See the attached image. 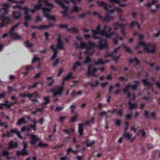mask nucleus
<instances>
[{"mask_svg": "<svg viewBox=\"0 0 160 160\" xmlns=\"http://www.w3.org/2000/svg\"><path fill=\"white\" fill-rule=\"evenodd\" d=\"M84 143L86 144L87 147H90L94 144L95 141L93 140L92 141V142L90 143H88L87 141H85Z\"/></svg>", "mask_w": 160, "mask_h": 160, "instance_id": "5fc2aeb1", "label": "nucleus"}, {"mask_svg": "<svg viewBox=\"0 0 160 160\" xmlns=\"http://www.w3.org/2000/svg\"><path fill=\"white\" fill-rule=\"evenodd\" d=\"M50 97L49 96L44 97L43 98V99L45 101V102H44L45 104H49L50 102V100L49 99Z\"/></svg>", "mask_w": 160, "mask_h": 160, "instance_id": "79ce46f5", "label": "nucleus"}, {"mask_svg": "<svg viewBox=\"0 0 160 160\" xmlns=\"http://www.w3.org/2000/svg\"><path fill=\"white\" fill-rule=\"evenodd\" d=\"M120 56H121V55H120V54L118 56H114V55H113V56L112 58V59L114 60V61L115 62H118V60Z\"/></svg>", "mask_w": 160, "mask_h": 160, "instance_id": "8fccbe9b", "label": "nucleus"}, {"mask_svg": "<svg viewBox=\"0 0 160 160\" xmlns=\"http://www.w3.org/2000/svg\"><path fill=\"white\" fill-rule=\"evenodd\" d=\"M121 46H120L115 49L114 50L113 52H112V53H113V55H114L115 54H116L117 52V51L121 49Z\"/></svg>", "mask_w": 160, "mask_h": 160, "instance_id": "e2e57ef3", "label": "nucleus"}, {"mask_svg": "<svg viewBox=\"0 0 160 160\" xmlns=\"http://www.w3.org/2000/svg\"><path fill=\"white\" fill-rule=\"evenodd\" d=\"M67 32H71L76 34L79 33V30L78 29L76 28L75 27H73L71 28H68Z\"/></svg>", "mask_w": 160, "mask_h": 160, "instance_id": "c85d7f7f", "label": "nucleus"}, {"mask_svg": "<svg viewBox=\"0 0 160 160\" xmlns=\"http://www.w3.org/2000/svg\"><path fill=\"white\" fill-rule=\"evenodd\" d=\"M18 142H16L14 143L13 141H11L10 142L9 144V147L8 149H10L12 148H15L18 147Z\"/></svg>", "mask_w": 160, "mask_h": 160, "instance_id": "a211bd4d", "label": "nucleus"}, {"mask_svg": "<svg viewBox=\"0 0 160 160\" xmlns=\"http://www.w3.org/2000/svg\"><path fill=\"white\" fill-rule=\"evenodd\" d=\"M101 26L100 24L98 25L96 28V31L94 29H92V37L95 39H98L101 41H102V38L100 36H97V34H101L102 36L107 38H110L111 36L114 34V32H112L109 34H108L106 31L107 29L108 28V26L105 25L102 31L101 30Z\"/></svg>", "mask_w": 160, "mask_h": 160, "instance_id": "f257e3e1", "label": "nucleus"}, {"mask_svg": "<svg viewBox=\"0 0 160 160\" xmlns=\"http://www.w3.org/2000/svg\"><path fill=\"white\" fill-rule=\"evenodd\" d=\"M72 73L71 72H69L67 75H66L65 77H64L63 80V81L68 80L71 78L73 79L74 78V77H72Z\"/></svg>", "mask_w": 160, "mask_h": 160, "instance_id": "c756f323", "label": "nucleus"}, {"mask_svg": "<svg viewBox=\"0 0 160 160\" xmlns=\"http://www.w3.org/2000/svg\"><path fill=\"white\" fill-rule=\"evenodd\" d=\"M132 136V135L128 133H124V136L128 139H130Z\"/></svg>", "mask_w": 160, "mask_h": 160, "instance_id": "774afa93", "label": "nucleus"}, {"mask_svg": "<svg viewBox=\"0 0 160 160\" xmlns=\"http://www.w3.org/2000/svg\"><path fill=\"white\" fill-rule=\"evenodd\" d=\"M81 48H85L87 50L86 43L83 42H81L80 44Z\"/></svg>", "mask_w": 160, "mask_h": 160, "instance_id": "052dcab7", "label": "nucleus"}, {"mask_svg": "<svg viewBox=\"0 0 160 160\" xmlns=\"http://www.w3.org/2000/svg\"><path fill=\"white\" fill-rule=\"evenodd\" d=\"M16 28L14 26L12 27L11 30L10 32L11 37L12 38L16 39H21L20 37L16 33L14 32V30Z\"/></svg>", "mask_w": 160, "mask_h": 160, "instance_id": "f8f14e48", "label": "nucleus"}, {"mask_svg": "<svg viewBox=\"0 0 160 160\" xmlns=\"http://www.w3.org/2000/svg\"><path fill=\"white\" fill-rule=\"evenodd\" d=\"M54 2L59 4L62 8H66V6L63 3L62 0H55Z\"/></svg>", "mask_w": 160, "mask_h": 160, "instance_id": "c9c22d12", "label": "nucleus"}, {"mask_svg": "<svg viewBox=\"0 0 160 160\" xmlns=\"http://www.w3.org/2000/svg\"><path fill=\"white\" fill-rule=\"evenodd\" d=\"M27 10L28 12L27 14H25L24 19L27 21H28L32 20L31 17L28 14L29 12H31L34 13L35 12L36 10L34 8L33 9H29L28 8V10Z\"/></svg>", "mask_w": 160, "mask_h": 160, "instance_id": "ddd939ff", "label": "nucleus"}, {"mask_svg": "<svg viewBox=\"0 0 160 160\" xmlns=\"http://www.w3.org/2000/svg\"><path fill=\"white\" fill-rule=\"evenodd\" d=\"M141 46H142L145 51L148 52L152 53H155V44H152L150 43L146 44L143 42L140 41L135 47V49L137 50Z\"/></svg>", "mask_w": 160, "mask_h": 160, "instance_id": "7ed1b4c3", "label": "nucleus"}, {"mask_svg": "<svg viewBox=\"0 0 160 160\" xmlns=\"http://www.w3.org/2000/svg\"><path fill=\"white\" fill-rule=\"evenodd\" d=\"M38 85V82H35L34 84H33L32 86H29L28 87V89H30L32 88H35L37 87V85Z\"/></svg>", "mask_w": 160, "mask_h": 160, "instance_id": "864d4df0", "label": "nucleus"}, {"mask_svg": "<svg viewBox=\"0 0 160 160\" xmlns=\"http://www.w3.org/2000/svg\"><path fill=\"white\" fill-rule=\"evenodd\" d=\"M78 132L80 136L83 135L84 123H80L78 124Z\"/></svg>", "mask_w": 160, "mask_h": 160, "instance_id": "aec40b11", "label": "nucleus"}, {"mask_svg": "<svg viewBox=\"0 0 160 160\" xmlns=\"http://www.w3.org/2000/svg\"><path fill=\"white\" fill-rule=\"evenodd\" d=\"M65 144H62L60 145H57L56 146L52 147L51 148L52 149H59L60 148H62V147H63V146L65 145Z\"/></svg>", "mask_w": 160, "mask_h": 160, "instance_id": "de8ad7c7", "label": "nucleus"}, {"mask_svg": "<svg viewBox=\"0 0 160 160\" xmlns=\"http://www.w3.org/2000/svg\"><path fill=\"white\" fill-rule=\"evenodd\" d=\"M139 132L141 133L142 136L143 138H145L146 136V133L144 131L143 129L140 130H139Z\"/></svg>", "mask_w": 160, "mask_h": 160, "instance_id": "603ef678", "label": "nucleus"}, {"mask_svg": "<svg viewBox=\"0 0 160 160\" xmlns=\"http://www.w3.org/2000/svg\"><path fill=\"white\" fill-rule=\"evenodd\" d=\"M81 64L80 62L79 61L76 62L74 64L72 68V70L73 71L75 72L76 70V69L78 67H81Z\"/></svg>", "mask_w": 160, "mask_h": 160, "instance_id": "cd10ccee", "label": "nucleus"}, {"mask_svg": "<svg viewBox=\"0 0 160 160\" xmlns=\"http://www.w3.org/2000/svg\"><path fill=\"white\" fill-rule=\"evenodd\" d=\"M58 26L61 29H62L63 28H66L68 30V25L67 24L62 25L59 24L58 25Z\"/></svg>", "mask_w": 160, "mask_h": 160, "instance_id": "3c124183", "label": "nucleus"}, {"mask_svg": "<svg viewBox=\"0 0 160 160\" xmlns=\"http://www.w3.org/2000/svg\"><path fill=\"white\" fill-rule=\"evenodd\" d=\"M87 50L84 52L85 54L87 55H91L94 53V51L93 50L91 52L89 51V50L92 49L94 48H98L100 49H102L104 48H107L108 47L107 42H106L103 43L102 41L100 40L98 42V44L96 42H93L90 40L88 41V43H86Z\"/></svg>", "mask_w": 160, "mask_h": 160, "instance_id": "f03ea898", "label": "nucleus"}, {"mask_svg": "<svg viewBox=\"0 0 160 160\" xmlns=\"http://www.w3.org/2000/svg\"><path fill=\"white\" fill-rule=\"evenodd\" d=\"M129 61L130 64H132L134 62H135L137 65H138L140 63V61L136 57L129 59Z\"/></svg>", "mask_w": 160, "mask_h": 160, "instance_id": "a878e982", "label": "nucleus"}, {"mask_svg": "<svg viewBox=\"0 0 160 160\" xmlns=\"http://www.w3.org/2000/svg\"><path fill=\"white\" fill-rule=\"evenodd\" d=\"M35 109V111H32L31 112V114L33 115H36L38 112H40V109L39 108H37Z\"/></svg>", "mask_w": 160, "mask_h": 160, "instance_id": "4d7b16f0", "label": "nucleus"}, {"mask_svg": "<svg viewBox=\"0 0 160 160\" xmlns=\"http://www.w3.org/2000/svg\"><path fill=\"white\" fill-rule=\"evenodd\" d=\"M13 18L15 19H18L21 18L22 13L18 11H13Z\"/></svg>", "mask_w": 160, "mask_h": 160, "instance_id": "6ab92c4d", "label": "nucleus"}, {"mask_svg": "<svg viewBox=\"0 0 160 160\" xmlns=\"http://www.w3.org/2000/svg\"><path fill=\"white\" fill-rule=\"evenodd\" d=\"M141 81L143 83L144 85L145 86H147L150 88H152V86L151 82H148L146 79H142Z\"/></svg>", "mask_w": 160, "mask_h": 160, "instance_id": "b1692460", "label": "nucleus"}, {"mask_svg": "<svg viewBox=\"0 0 160 160\" xmlns=\"http://www.w3.org/2000/svg\"><path fill=\"white\" fill-rule=\"evenodd\" d=\"M29 152L26 149H22L21 151L17 150L16 152V155L19 156L20 155L23 156L28 155Z\"/></svg>", "mask_w": 160, "mask_h": 160, "instance_id": "2eb2a0df", "label": "nucleus"}, {"mask_svg": "<svg viewBox=\"0 0 160 160\" xmlns=\"http://www.w3.org/2000/svg\"><path fill=\"white\" fill-rule=\"evenodd\" d=\"M113 27L114 30L116 31L118 29V27H120L121 29V32L123 36H126V32H125V29L126 27L125 25L121 23L120 24L118 22H116L114 24Z\"/></svg>", "mask_w": 160, "mask_h": 160, "instance_id": "6e6552de", "label": "nucleus"}, {"mask_svg": "<svg viewBox=\"0 0 160 160\" xmlns=\"http://www.w3.org/2000/svg\"><path fill=\"white\" fill-rule=\"evenodd\" d=\"M109 1L111 2H114L119 4V5L121 7H125L127 6L126 4H121L120 3V1L119 0H109Z\"/></svg>", "mask_w": 160, "mask_h": 160, "instance_id": "f704fd0d", "label": "nucleus"}, {"mask_svg": "<svg viewBox=\"0 0 160 160\" xmlns=\"http://www.w3.org/2000/svg\"><path fill=\"white\" fill-rule=\"evenodd\" d=\"M97 3L98 5L100 7L104 6V8L105 10L110 12L113 13L115 11H117L119 12H122V10L121 8L117 7H115L113 9H109V8L112 7L111 5L106 3L104 2H100L98 1L97 2Z\"/></svg>", "mask_w": 160, "mask_h": 160, "instance_id": "39448f33", "label": "nucleus"}, {"mask_svg": "<svg viewBox=\"0 0 160 160\" xmlns=\"http://www.w3.org/2000/svg\"><path fill=\"white\" fill-rule=\"evenodd\" d=\"M59 58H58L56 59V61L54 62L52 65V66L53 67H55L56 66H57L58 64L59 63Z\"/></svg>", "mask_w": 160, "mask_h": 160, "instance_id": "338daca9", "label": "nucleus"}, {"mask_svg": "<svg viewBox=\"0 0 160 160\" xmlns=\"http://www.w3.org/2000/svg\"><path fill=\"white\" fill-rule=\"evenodd\" d=\"M138 22L137 21H132L130 25V28L133 27L134 26H136L138 24Z\"/></svg>", "mask_w": 160, "mask_h": 160, "instance_id": "13d9d810", "label": "nucleus"}, {"mask_svg": "<svg viewBox=\"0 0 160 160\" xmlns=\"http://www.w3.org/2000/svg\"><path fill=\"white\" fill-rule=\"evenodd\" d=\"M8 104L5 103H0V109L3 110V106H5L7 107Z\"/></svg>", "mask_w": 160, "mask_h": 160, "instance_id": "680f3d73", "label": "nucleus"}, {"mask_svg": "<svg viewBox=\"0 0 160 160\" xmlns=\"http://www.w3.org/2000/svg\"><path fill=\"white\" fill-rule=\"evenodd\" d=\"M106 54L104 56V57L107 58L109 57H111L112 58L113 56V53H109L107 52H106Z\"/></svg>", "mask_w": 160, "mask_h": 160, "instance_id": "69168bd1", "label": "nucleus"}, {"mask_svg": "<svg viewBox=\"0 0 160 160\" xmlns=\"http://www.w3.org/2000/svg\"><path fill=\"white\" fill-rule=\"evenodd\" d=\"M132 117V113H131L130 114H127L126 115L125 117L126 119H128V120H130L131 119Z\"/></svg>", "mask_w": 160, "mask_h": 160, "instance_id": "bf43d9fd", "label": "nucleus"}, {"mask_svg": "<svg viewBox=\"0 0 160 160\" xmlns=\"http://www.w3.org/2000/svg\"><path fill=\"white\" fill-rule=\"evenodd\" d=\"M9 152L8 150H4L2 151V155L3 156L8 158L9 157Z\"/></svg>", "mask_w": 160, "mask_h": 160, "instance_id": "a18cd8bd", "label": "nucleus"}, {"mask_svg": "<svg viewBox=\"0 0 160 160\" xmlns=\"http://www.w3.org/2000/svg\"><path fill=\"white\" fill-rule=\"evenodd\" d=\"M50 48L53 51V54L52 57V60H55L56 59V58L58 53V50L56 49H55L54 46L52 44L51 45Z\"/></svg>", "mask_w": 160, "mask_h": 160, "instance_id": "4468645a", "label": "nucleus"}, {"mask_svg": "<svg viewBox=\"0 0 160 160\" xmlns=\"http://www.w3.org/2000/svg\"><path fill=\"white\" fill-rule=\"evenodd\" d=\"M128 104L129 105V110H131L133 108H136L137 106V104L136 103H132L131 100H129L128 102Z\"/></svg>", "mask_w": 160, "mask_h": 160, "instance_id": "bb28decb", "label": "nucleus"}, {"mask_svg": "<svg viewBox=\"0 0 160 160\" xmlns=\"http://www.w3.org/2000/svg\"><path fill=\"white\" fill-rule=\"evenodd\" d=\"M44 7H41V5L40 4H38L37 5H35L34 6V8L35 9L36 11L37 10H39L42 9L43 12V8Z\"/></svg>", "mask_w": 160, "mask_h": 160, "instance_id": "49530a36", "label": "nucleus"}, {"mask_svg": "<svg viewBox=\"0 0 160 160\" xmlns=\"http://www.w3.org/2000/svg\"><path fill=\"white\" fill-rule=\"evenodd\" d=\"M5 14L4 13H3L1 15H0V19L2 20V22H5L8 20L9 19V17H6L5 16Z\"/></svg>", "mask_w": 160, "mask_h": 160, "instance_id": "72a5a7b5", "label": "nucleus"}, {"mask_svg": "<svg viewBox=\"0 0 160 160\" xmlns=\"http://www.w3.org/2000/svg\"><path fill=\"white\" fill-rule=\"evenodd\" d=\"M111 13H112L109 12L107 13L105 15V17L104 18H103L100 14H98V18L101 20L107 22H109L111 20H112L114 19V17L111 16Z\"/></svg>", "mask_w": 160, "mask_h": 160, "instance_id": "9b49d317", "label": "nucleus"}, {"mask_svg": "<svg viewBox=\"0 0 160 160\" xmlns=\"http://www.w3.org/2000/svg\"><path fill=\"white\" fill-rule=\"evenodd\" d=\"M18 8L20 10H24L25 11L24 12V14L25 15V14H27L28 11V8L27 7H22L21 5H19V6L18 7Z\"/></svg>", "mask_w": 160, "mask_h": 160, "instance_id": "4c0bfd02", "label": "nucleus"}, {"mask_svg": "<svg viewBox=\"0 0 160 160\" xmlns=\"http://www.w3.org/2000/svg\"><path fill=\"white\" fill-rule=\"evenodd\" d=\"M122 47L125 50L126 52L132 53V51L127 46L123 45L122 46Z\"/></svg>", "mask_w": 160, "mask_h": 160, "instance_id": "a19ab883", "label": "nucleus"}, {"mask_svg": "<svg viewBox=\"0 0 160 160\" xmlns=\"http://www.w3.org/2000/svg\"><path fill=\"white\" fill-rule=\"evenodd\" d=\"M25 46L27 48H31L33 47V44L31 43L28 40L26 41L25 43Z\"/></svg>", "mask_w": 160, "mask_h": 160, "instance_id": "58836bf2", "label": "nucleus"}, {"mask_svg": "<svg viewBox=\"0 0 160 160\" xmlns=\"http://www.w3.org/2000/svg\"><path fill=\"white\" fill-rule=\"evenodd\" d=\"M52 8H53L51 7L47 8L46 7H44L43 8V13L46 18L50 19L53 21L54 22H56V20L55 17L53 16H50L49 15L50 11Z\"/></svg>", "mask_w": 160, "mask_h": 160, "instance_id": "0eeeda50", "label": "nucleus"}, {"mask_svg": "<svg viewBox=\"0 0 160 160\" xmlns=\"http://www.w3.org/2000/svg\"><path fill=\"white\" fill-rule=\"evenodd\" d=\"M133 82L135 83V84L132 85H131V88L133 91H135L138 88L140 84V82L138 81H134Z\"/></svg>", "mask_w": 160, "mask_h": 160, "instance_id": "5701e85b", "label": "nucleus"}, {"mask_svg": "<svg viewBox=\"0 0 160 160\" xmlns=\"http://www.w3.org/2000/svg\"><path fill=\"white\" fill-rule=\"evenodd\" d=\"M57 37H58L57 39V42H58L59 41L60 42H62V36L60 34H58L57 35Z\"/></svg>", "mask_w": 160, "mask_h": 160, "instance_id": "0e129e2a", "label": "nucleus"}, {"mask_svg": "<svg viewBox=\"0 0 160 160\" xmlns=\"http://www.w3.org/2000/svg\"><path fill=\"white\" fill-rule=\"evenodd\" d=\"M81 9H79L78 7L76 5H74L73 9L71 10L72 13L73 12H78L80 11Z\"/></svg>", "mask_w": 160, "mask_h": 160, "instance_id": "ea45409f", "label": "nucleus"}, {"mask_svg": "<svg viewBox=\"0 0 160 160\" xmlns=\"http://www.w3.org/2000/svg\"><path fill=\"white\" fill-rule=\"evenodd\" d=\"M47 104H45L44 102H42L41 103V105L42 107L40 108H39L40 109V112H42L43 111V109L47 107Z\"/></svg>", "mask_w": 160, "mask_h": 160, "instance_id": "6e6d98bb", "label": "nucleus"}, {"mask_svg": "<svg viewBox=\"0 0 160 160\" xmlns=\"http://www.w3.org/2000/svg\"><path fill=\"white\" fill-rule=\"evenodd\" d=\"M98 61H95L94 63L95 65H104L106 63H107L109 62L108 60H106L105 61H103L102 58H98Z\"/></svg>", "mask_w": 160, "mask_h": 160, "instance_id": "dca6fc26", "label": "nucleus"}, {"mask_svg": "<svg viewBox=\"0 0 160 160\" xmlns=\"http://www.w3.org/2000/svg\"><path fill=\"white\" fill-rule=\"evenodd\" d=\"M43 2H44L47 6H50V7L53 8L54 6L52 4L49 2L47 0H42Z\"/></svg>", "mask_w": 160, "mask_h": 160, "instance_id": "c03bdc74", "label": "nucleus"}, {"mask_svg": "<svg viewBox=\"0 0 160 160\" xmlns=\"http://www.w3.org/2000/svg\"><path fill=\"white\" fill-rule=\"evenodd\" d=\"M66 9L65 8H62L64 9V10L61 11V13L64 15V17H67L68 16L67 11L69 9V7L66 6Z\"/></svg>", "mask_w": 160, "mask_h": 160, "instance_id": "e433bc0d", "label": "nucleus"}, {"mask_svg": "<svg viewBox=\"0 0 160 160\" xmlns=\"http://www.w3.org/2000/svg\"><path fill=\"white\" fill-rule=\"evenodd\" d=\"M5 102L8 104L7 108H10L12 106L15 104H18V102L17 101H15L14 102H9L7 100L5 101Z\"/></svg>", "mask_w": 160, "mask_h": 160, "instance_id": "2f4dec72", "label": "nucleus"}, {"mask_svg": "<svg viewBox=\"0 0 160 160\" xmlns=\"http://www.w3.org/2000/svg\"><path fill=\"white\" fill-rule=\"evenodd\" d=\"M91 64L89 65L88 67V72L87 75L88 76H92L93 77H97L95 73L96 72L98 69L97 68H92Z\"/></svg>", "mask_w": 160, "mask_h": 160, "instance_id": "9d476101", "label": "nucleus"}, {"mask_svg": "<svg viewBox=\"0 0 160 160\" xmlns=\"http://www.w3.org/2000/svg\"><path fill=\"white\" fill-rule=\"evenodd\" d=\"M6 133L7 136L8 138L10 137L11 134L15 133L20 139H23V138L21 136L20 132L16 128L11 129L10 132L7 131Z\"/></svg>", "mask_w": 160, "mask_h": 160, "instance_id": "1a4fd4ad", "label": "nucleus"}, {"mask_svg": "<svg viewBox=\"0 0 160 160\" xmlns=\"http://www.w3.org/2000/svg\"><path fill=\"white\" fill-rule=\"evenodd\" d=\"M88 55V56L86 58V60L85 61V64H88L90 63L91 61V59L89 57L90 55Z\"/></svg>", "mask_w": 160, "mask_h": 160, "instance_id": "09e8293b", "label": "nucleus"}, {"mask_svg": "<svg viewBox=\"0 0 160 160\" xmlns=\"http://www.w3.org/2000/svg\"><path fill=\"white\" fill-rule=\"evenodd\" d=\"M54 26L53 24L50 23L48 25H41L38 26V29L42 30L44 29H47L50 27H53Z\"/></svg>", "mask_w": 160, "mask_h": 160, "instance_id": "412c9836", "label": "nucleus"}, {"mask_svg": "<svg viewBox=\"0 0 160 160\" xmlns=\"http://www.w3.org/2000/svg\"><path fill=\"white\" fill-rule=\"evenodd\" d=\"M64 84V82H63L62 83V86H58L55 89H51L50 90V92H53V97H55L58 95H61L62 94L64 91L63 86Z\"/></svg>", "mask_w": 160, "mask_h": 160, "instance_id": "423d86ee", "label": "nucleus"}, {"mask_svg": "<svg viewBox=\"0 0 160 160\" xmlns=\"http://www.w3.org/2000/svg\"><path fill=\"white\" fill-rule=\"evenodd\" d=\"M28 122L25 121V118H20L18 120L16 124L18 126H20L22 124H26Z\"/></svg>", "mask_w": 160, "mask_h": 160, "instance_id": "393cba45", "label": "nucleus"}, {"mask_svg": "<svg viewBox=\"0 0 160 160\" xmlns=\"http://www.w3.org/2000/svg\"><path fill=\"white\" fill-rule=\"evenodd\" d=\"M52 77L50 76L47 77L46 78V79L47 80L51 79V80L50 82L48 81L47 83V85L48 87L51 86L54 83V80L53 79H52Z\"/></svg>", "mask_w": 160, "mask_h": 160, "instance_id": "7c9ffc66", "label": "nucleus"}, {"mask_svg": "<svg viewBox=\"0 0 160 160\" xmlns=\"http://www.w3.org/2000/svg\"><path fill=\"white\" fill-rule=\"evenodd\" d=\"M19 97H22L25 98L26 97H27L29 98H31V95L30 94H26L23 93H20L19 95Z\"/></svg>", "mask_w": 160, "mask_h": 160, "instance_id": "37998d69", "label": "nucleus"}, {"mask_svg": "<svg viewBox=\"0 0 160 160\" xmlns=\"http://www.w3.org/2000/svg\"><path fill=\"white\" fill-rule=\"evenodd\" d=\"M57 42L58 43L56 46L57 48H55V49H56L58 50L59 49H62L64 50L65 49L64 48V44L62 41L60 42L59 41V42Z\"/></svg>", "mask_w": 160, "mask_h": 160, "instance_id": "4be33fe9", "label": "nucleus"}, {"mask_svg": "<svg viewBox=\"0 0 160 160\" xmlns=\"http://www.w3.org/2000/svg\"><path fill=\"white\" fill-rule=\"evenodd\" d=\"M1 6L2 7V8H1L2 10H3L6 13H8L9 8L10 7V5L8 3H4L2 4Z\"/></svg>", "mask_w": 160, "mask_h": 160, "instance_id": "f3484780", "label": "nucleus"}, {"mask_svg": "<svg viewBox=\"0 0 160 160\" xmlns=\"http://www.w3.org/2000/svg\"><path fill=\"white\" fill-rule=\"evenodd\" d=\"M27 136L29 137L30 139L31 140L30 141V142L32 145H34L36 142H39L38 145L35 146V148H36L38 147L45 148L48 146V144L43 143L38 137L33 134H28Z\"/></svg>", "mask_w": 160, "mask_h": 160, "instance_id": "20e7f679", "label": "nucleus"}, {"mask_svg": "<svg viewBox=\"0 0 160 160\" xmlns=\"http://www.w3.org/2000/svg\"><path fill=\"white\" fill-rule=\"evenodd\" d=\"M96 84H94L92 82H88L87 83L88 85H90L92 87H97L99 84V82L98 80L95 81Z\"/></svg>", "mask_w": 160, "mask_h": 160, "instance_id": "473e14b6", "label": "nucleus"}]
</instances>
